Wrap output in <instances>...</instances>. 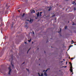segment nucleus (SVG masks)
<instances>
[{"mask_svg":"<svg viewBox=\"0 0 76 76\" xmlns=\"http://www.w3.org/2000/svg\"><path fill=\"white\" fill-rule=\"evenodd\" d=\"M27 24H28V23H25V25L26 27L28 28V25H27Z\"/></svg>","mask_w":76,"mask_h":76,"instance_id":"39448f33","label":"nucleus"},{"mask_svg":"<svg viewBox=\"0 0 76 76\" xmlns=\"http://www.w3.org/2000/svg\"><path fill=\"white\" fill-rule=\"evenodd\" d=\"M8 69L9 70H10L9 71L8 74L9 75H10L11 71V70H12L10 68V67H9Z\"/></svg>","mask_w":76,"mask_h":76,"instance_id":"f03ea898","label":"nucleus"},{"mask_svg":"<svg viewBox=\"0 0 76 76\" xmlns=\"http://www.w3.org/2000/svg\"><path fill=\"white\" fill-rule=\"evenodd\" d=\"M13 23H12V25H11V27H12V28L13 27Z\"/></svg>","mask_w":76,"mask_h":76,"instance_id":"2eb2a0df","label":"nucleus"},{"mask_svg":"<svg viewBox=\"0 0 76 76\" xmlns=\"http://www.w3.org/2000/svg\"><path fill=\"white\" fill-rule=\"evenodd\" d=\"M72 25H74V24H72Z\"/></svg>","mask_w":76,"mask_h":76,"instance_id":"c9c22d12","label":"nucleus"},{"mask_svg":"<svg viewBox=\"0 0 76 76\" xmlns=\"http://www.w3.org/2000/svg\"><path fill=\"white\" fill-rule=\"evenodd\" d=\"M73 44V43H72V44Z\"/></svg>","mask_w":76,"mask_h":76,"instance_id":"4c0bfd02","label":"nucleus"},{"mask_svg":"<svg viewBox=\"0 0 76 76\" xmlns=\"http://www.w3.org/2000/svg\"><path fill=\"white\" fill-rule=\"evenodd\" d=\"M73 24H74V23H73Z\"/></svg>","mask_w":76,"mask_h":76,"instance_id":"c03bdc74","label":"nucleus"},{"mask_svg":"<svg viewBox=\"0 0 76 76\" xmlns=\"http://www.w3.org/2000/svg\"><path fill=\"white\" fill-rule=\"evenodd\" d=\"M72 42H74V41H73L72 40Z\"/></svg>","mask_w":76,"mask_h":76,"instance_id":"a878e982","label":"nucleus"},{"mask_svg":"<svg viewBox=\"0 0 76 76\" xmlns=\"http://www.w3.org/2000/svg\"><path fill=\"white\" fill-rule=\"evenodd\" d=\"M38 75L39 76H43V74L42 73V75H40V74H39V73H38Z\"/></svg>","mask_w":76,"mask_h":76,"instance_id":"9b49d317","label":"nucleus"},{"mask_svg":"<svg viewBox=\"0 0 76 76\" xmlns=\"http://www.w3.org/2000/svg\"><path fill=\"white\" fill-rule=\"evenodd\" d=\"M7 6V5H6V6Z\"/></svg>","mask_w":76,"mask_h":76,"instance_id":"37998d69","label":"nucleus"},{"mask_svg":"<svg viewBox=\"0 0 76 76\" xmlns=\"http://www.w3.org/2000/svg\"><path fill=\"white\" fill-rule=\"evenodd\" d=\"M69 64H70L71 66L70 69V71L71 72H72V64L70 62Z\"/></svg>","mask_w":76,"mask_h":76,"instance_id":"f257e3e1","label":"nucleus"},{"mask_svg":"<svg viewBox=\"0 0 76 76\" xmlns=\"http://www.w3.org/2000/svg\"><path fill=\"white\" fill-rule=\"evenodd\" d=\"M55 16L54 15L53 16V17H55Z\"/></svg>","mask_w":76,"mask_h":76,"instance_id":"72a5a7b5","label":"nucleus"},{"mask_svg":"<svg viewBox=\"0 0 76 76\" xmlns=\"http://www.w3.org/2000/svg\"><path fill=\"white\" fill-rule=\"evenodd\" d=\"M42 13V12H41L40 13V14H41Z\"/></svg>","mask_w":76,"mask_h":76,"instance_id":"412c9836","label":"nucleus"},{"mask_svg":"<svg viewBox=\"0 0 76 76\" xmlns=\"http://www.w3.org/2000/svg\"><path fill=\"white\" fill-rule=\"evenodd\" d=\"M70 48H71V47H72L73 46V45H72V46H71V45H70Z\"/></svg>","mask_w":76,"mask_h":76,"instance_id":"4be33fe9","label":"nucleus"},{"mask_svg":"<svg viewBox=\"0 0 76 76\" xmlns=\"http://www.w3.org/2000/svg\"><path fill=\"white\" fill-rule=\"evenodd\" d=\"M73 74V73H72V75Z\"/></svg>","mask_w":76,"mask_h":76,"instance_id":"f704fd0d","label":"nucleus"},{"mask_svg":"<svg viewBox=\"0 0 76 76\" xmlns=\"http://www.w3.org/2000/svg\"><path fill=\"white\" fill-rule=\"evenodd\" d=\"M33 20L32 19H31L30 20L29 22L31 23L32 22Z\"/></svg>","mask_w":76,"mask_h":76,"instance_id":"0eeeda50","label":"nucleus"},{"mask_svg":"<svg viewBox=\"0 0 76 76\" xmlns=\"http://www.w3.org/2000/svg\"><path fill=\"white\" fill-rule=\"evenodd\" d=\"M39 66L40 65V64H39Z\"/></svg>","mask_w":76,"mask_h":76,"instance_id":"58836bf2","label":"nucleus"},{"mask_svg":"<svg viewBox=\"0 0 76 76\" xmlns=\"http://www.w3.org/2000/svg\"><path fill=\"white\" fill-rule=\"evenodd\" d=\"M11 65H12V68H14V65L12 64V62H11Z\"/></svg>","mask_w":76,"mask_h":76,"instance_id":"6e6552de","label":"nucleus"},{"mask_svg":"<svg viewBox=\"0 0 76 76\" xmlns=\"http://www.w3.org/2000/svg\"><path fill=\"white\" fill-rule=\"evenodd\" d=\"M47 42H48V41Z\"/></svg>","mask_w":76,"mask_h":76,"instance_id":"de8ad7c7","label":"nucleus"},{"mask_svg":"<svg viewBox=\"0 0 76 76\" xmlns=\"http://www.w3.org/2000/svg\"><path fill=\"white\" fill-rule=\"evenodd\" d=\"M33 12L34 13H35L34 10H33V11H32L31 13H33Z\"/></svg>","mask_w":76,"mask_h":76,"instance_id":"f8f14e48","label":"nucleus"},{"mask_svg":"<svg viewBox=\"0 0 76 76\" xmlns=\"http://www.w3.org/2000/svg\"><path fill=\"white\" fill-rule=\"evenodd\" d=\"M63 62V61H61V63H62V62Z\"/></svg>","mask_w":76,"mask_h":76,"instance_id":"473e14b6","label":"nucleus"},{"mask_svg":"<svg viewBox=\"0 0 76 76\" xmlns=\"http://www.w3.org/2000/svg\"><path fill=\"white\" fill-rule=\"evenodd\" d=\"M68 0H66V1H68Z\"/></svg>","mask_w":76,"mask_h":76,"instance_id":"79ce46f5","label":"nucleus"},{"mask_svg":"<svg viewBox=\"0 0 76 76\" xmlns=\"http://www.w3.org/2000/svg\"><path fill=\"white\" fill-rule=\"evenodd\" d=\"M24 15H25V14L23 13V15L22 16V17H23L24 16Z\"/></svg>","mask_w":76,"mask_h":76,"instance_id":"ddd939ff","label":"nucleus"},{"mask_svg":"<svg viewBox=\"0 0 76 76\" xmlns=\"http://www.w3.org/2000/svg\"><path fill=\"white\" fill-rule=\"evenodd\" d=\"M67 62L66 61V64H67Z\"/></svg>","mask_w":76,"mask_h":76,"instance_id":"c85d7f7f","label":"nucleus"},{"mask_svg":"<svg viewBox=\"0 0 76 76\" xmlns=\"http://www.w3.org/2000/svg\"><path fill=\"white\" fill-rule=\"evenodd\" d=\"M37 17H40L42 16L41 14H39V12H38L37 14Z\"/></svg>","mask_w":76,"mask_h":76,"instance_id":"7ed1b4c3","label":"nucleus"},{"mask_svg":"<svg viewBox=\"0 0 76 76\" xmlns=\"http://www.w3.org/2000/svg\"><path fill=\"white\" fill-rule=\"evenodd\" d=\"M26 69L28 72H29V69Z\"/></svg>","mask_w":76,"mask_h":76,"instance_id":"b1692460","label":"nucleus"},{"mask_svg":"<svg viewBox=\"0 0 76 76\" xmlns=\"http://www.w3.org/2000/svg\"><path fill=\"white\" fill-rule=\"evenodd\" d=\"M49 69H47V70H44V71H43V72H47V71H48V70H49Z\"/></svg>","mask_w":76,"mask_h":76,"instance_id":"9d476101","label":"nucleus"},{"mask_svg":"<svg viewBox=\"0 0 76 76\" xmlns=\"http://www.w3.org/2000/svg\"><path fill=\"white\" fill-rule=\"evenodd\" d=\"M67 26H65V29H67Z\"/></svg>","mask_w":76,"mask_h":76,"instance_id":"4468645a","label":"nucleus"},{"mask_svg":"<svg viewBox=\"0 0 76 76\" xmlns=\"http://www.w3.org/2000/svg\"><path fill=\"white\" fill-rule=\"evenodd\" d=\"M33 34H34V32H33Z\"/></svg>","mask_w":76,"mask_h":76,"instance_id":"bb28decb","label":"nucleus"},{"mask_svg":"<svg viewBox=\"0 0 76 76\" xmlns=\"http://www.w3.org/2000/svg\"><path fill=\"white\" fill-rule=\"evenodd\" d=\"M18 12H20V10H18Z\"/></svg>","mask_w":76,"mask_h":76,"instance_id":"cd10ccee","label":"nucleus"},{"mask_svg":"<svg viewBox=\"0 0 76 76\" xmlns=\"http://www.w3.org/2000/svg\"><path fill=\"white\" fill-rule=\"evenodd\" d=\"M61 28L60 31H58V33H60V32H61Z\"/></svg>","mask_w":76,"mask_h":76,"instance_id":"dca6fc26","label":"nucleus"},{"mask_svg":"<svg viewBox=\"0 0 76 76\" xmlns=\"http://www.w3.org/2000/svg\"><path fill=\"white\" fill-rule=\"evenodd\" d=\"M75 58H71V59H72V60L73 59H74Z\"/></svg>","mask_w":76,"mask_h":76,"instance_id":"6ab92c4d","label":"nucleus"},{"mask_svg":"<svg viewBox=\"0 0 76 76\" xmlns=\"http://www.w3.org/2000/svg\"><path fill=\"white\" fill-rule=\"evenodd\" d=\"M27 21H29V20H27Z\"/></svg>","mask_w":76,"mask_h":76,"instance_id":"393cba45","label":"nucleus"},{"mask_svg":"<svg viewBox=\"0 0 76 76\" xmlns=\"http://www.w3.org/2000/svg\"><path fill=\"white\" fill-rule=\"evenodd\" d=\"M28 41L29 42H30L31 41V37H28Z\"/></svg>","mask_w":76,"mask_h":76,"instance_id":"20e7f679","label":"nucleus"},{"mask_svg":"<svg viewBox=\"0 0 76 76\" xmlns=\"http://www.w3.org/2000/svg\"><path fill=\"white\" fill-rule=\"evenodd\" d=\"M12 60V59H11H11H10V61H11Z\"/></svg>","mask_w":76,"mask_h":76,"instance_id":"5701e85b","label":"nucleus"},{"mask_svg":"<svg viewBox=\"0 0 76 76\" xmlns=\"http://www.w3.org/2000/svg\"><path fill=\"white\" fill-rule=\"evenodd\" d=\"M18 9H19V8H18Z\"/></svg>","mask_w":76,"mask_h":76,"instance_id":"ea45409f","label":"nucleus"},{"mask_svg":"<svg viewBox=\"0 0 76 76\" xmlns=\"http://www.w3.org/2000/svg\"><path fill=\"white\" fill-rule=\"evenodd\" d=\"M32 43H33V42H32Z\"/></svg>","mask_w":76,"mask_h":76,"instance_id":"a18cd8bd","label":"nucleus"},{"mask_svg":"<svg viewBox=\"0 0 76 76\" xmlns=\"http://www.w3.org/2000/svg\"><path fill=\"white\" fill-rule=\"evenodd\" d=\"M69 23V21L68 22V23Z\"/></svg>","mask_w":76,"mask_h":76,"instance_id":"a19ab883","label":"nucleus"},{"mask_svg":"<svg viewBox=\"0 0 76 76\" xmlns=\"http://www.w3.org/2000/svg\"><path fill=\"white\" fill-rule=\"evenodd\" d=\"M74 10H76V8H74Z\"/></svg>","mask_w":76,"mask_h":76,"instance_id":"aec40b11","label":"nucleus"},{"mask_svg":"<svg viewBox=\"0 0 76 76\" xmlns=\"http://www.w3.org/2000/svg\"><path fill=\"white\" fill-rule=\"evenodd\" d=\"M25 43H26V42H25Z\"/></svg>","mask_w":76,"mask_h":76,"instance_id":"e433bc0d","label":"nucleus"},{"mask_svg":"<svg viewBox=\"0 0 76 76\" xmlns=\"http://www.w3.org/2000/svg\"><path fill=\"white\" fill-rule=\"evenodd\" d=\"M69 47L70 48V47L69 46Z\"/></svg>","mask_w":76,"mask_h":76,"instance_id":"49530a36","label":"nucleus"},{"mask_svg":"<svg viewBox=\"0 0 76 76\" xmlns=\"http://www.w3.org/2000/svg\"><path fill=\"white\" fill-rule=\"evenodd\" d=\"M51 8H49V11H50V10H51Z\"/></svg>","mask_w":76,"mask_h":76,"instance_id":"f3484780","label":"nucleus"},{"mask_svg":"<svg viewBox=\"0 0 76 76\" xmlns=\"http://www.w3.org/2000/svg\"><path fill=\"white\" fill-rule=\"evenodd\" d=\"M24 63H25V62H23V64H24Z\"/></svg>","mask_w":76,"mask_h":76,"instance_id":"c756f323","label":"nucleus"},{"mask_svg":"<svg viewBox=\"0 0 76 76\" xmlns=\"http://www.w3.org/2000/svg\"><path fill=\"white\" fill-rule=\"evenodd\" d=\"M44 75L46 76H47V74L46 73V72H44Z\"/></svg>","mask_w":76,"mask_h":76,"instance_id":"1a4fd4ad","label":"nucleus"},{"mask_svg":"<svg viewBox=\"0 0 76 76\" xmlns=\"http://www.w3.org/2000/svg\"><path fill=\"white\" fill-rule=\"evenodd\" d=\"M72 4H74V5H76V3H75V1H74L72 2Z\"/></svg>","mask_w":76,"mask_h":76,"instance_id":"423d86ee","label":"nucleus"},{"mask_svg":"<svg viewBox=\"0 0 76 76\" xmlns=\"http://www.w3.org/2000/svg\"><path fill=\"white\" fill-rule=\"evenodd\" d=\"M63 60H64V61H65V60H64V59H63Z\"/></svg>","mask_w":76,"mask_h":76,"instance_id":"7c9ffc66","label":"nucleus"},{"mask_svg":"<svg viewBox=\"0 0 76 76\" xmlns=\"http://www.w3.org/2000/svg\"><path fill=\"white\" fill-rule=\"evenodd\" d=\"M66 66H65L64 67H65V68H66Z\"/></svg>","mask_w":76,"mask_h":76,"instance_id":"2f4dec72","label":"nucleus"},{"mask_svg":"<svg viewBox=\"0 0 76 76\" xmlns=\"http://www.w3.org/2000/svg\"><path fill=\"white\" fill-rule=\"evenodd\" d=\"M30 49H31V48H30L29 49H28V52H27V53H28V51H29L30 50Z\"/></svg>","mask_w":76,"mask_h":76,"instance_id":"a211bd4d","label":"nucleus"}]
</instances>
